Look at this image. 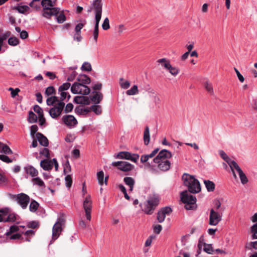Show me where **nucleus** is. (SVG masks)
I'll return each mask as SVG.
<instances>
[{
  "label": "nucleus",
  "instance_id": "17",
  "mask_svg": "<svg viewBox=\"0 0 257 257\" xmlns=\"http://www.w3.org/2000/svg\"><path fill=\"white\" fill-rule=\"evenodd\" d=\"M73 101L76 104L89 105L90 103V100L88 96H76L74 98Z\"/></svg>",
  "mask_w": 257,
  "mask_h": 257
},
{
  "label": "nucleus",
  "instance_id": "12",
  "mask_svg": "<svg viewBox=\"0 0 257 257\" xmlns=\"http://www.w3.org/2000/svg\"><path fill=\"white\" fill-rule=\"evenodd\" d=\"M172 212V209L169 206H165L161 208L157 213V218L159 222H163L166 215L170 214Z\"/></svg>",
  "mask_w": 257,
  "mask_h": 257
},
{
  "label": "nucleus",
  "instance_id": "26",
  "mask_svg": "<svg viewBox=\"0 0 257 257\" xmlns=\"http://www.w3.org/2000/svg\"><path fill=\"white\" fill-rule=\"evenodd\" d=\"M75 112L78 115L86 116L90 112V109L88 107L83 108L80 106H77L75 109Z\"/></svg>",
  "mask_w": 257,
  "mask_h": 257
},
{
  "label": "nucleus",
  "instance_id": "33",
  "mask_svg": "<svg viewBox=\"0 0 257 257\" xmlns=\"http://www.w3.org/2000/svg\"><path fill=\"white\" fill-rule=\"evenodd\" d=\"M39 206V204L36 200H32L29 206L30 211L35 212L37 210Z\"/></svg>",
  "mask_w": 257,
  "mask_h": 257
},
{
  "label": "nucleus",
  "instance_id": "41",
  "mask_svg": "<svg viewBox=\"0 0 257 257\" xmlns=\"http://www.w3.org/2000/svg\"><path fill=\"white\" fill-rule=\"evenodd\" d=\"M97 178L98 180V183L100 185H102L103 184L104 180V173L102 171H99L97 173Z\"/></svg>",
  "mask_w": 257,
  "mask_h": 257
},
{
  "label": "nucleus",
  "instance_id": "22",
  "mask_svg": "<svg viewBox=\"0 0 257 257\" xmlns=\"http://www.w3.org/2000/svg\"><path fill=\"white\" fill-rule=\"evenodd\" d=\"M24 170L27 174H29L33 177H37L38 175V170L31 165H28L25 166Z\"/></svg>",
  "mask_w": 257,
  "mask_h": 257
},
{
  "label": "nucleus",
  "instance_id": "10",
  "mask_svg": "<svg viewBox=\"0 0 257 257\" xmlns=\"http://www.w3.org/2000/svg\"><path fill=\"white\" fill-rule=\"evenodd\" d=\"M92 202L91 200L90 196H87L83 201V207L85 212L86 218L89 221L91 218V212L92 207Z\"/></svg>",
  "mask_w": 257,
  "mask_h": 257
},
{
  "label": "nucleus",
  "instance_id": "43",
  "mask_svg": "<svg viewBox=\"0 0 257 257\" xmlns=\"http://www.w3.org/2000/svg\"><path fill=\"white\" fill-rule=\"evenodd\" d=\"M32 181L35 184L37 185L39 187H45L44 182L39 177H35L32 179Z\"/></svg>",
  "mask_w": 257,
  "mask_h": 257
},
{
  "label": "nucleus",
  "instance_id": "14",
  "mask_svg": "<svg viewBox=\"0 0 257 257\" xmlns=\"http://www.w3.org/2000/svg\"><path fill=\"white\" fill-rule=\"evenodd\" d=\"M172 155L169 151L166 149H163L161 150L158 155L153 159V162L154 163H159V160L162 161V160H168V159H170L172 157Z\"/></svg>",
  "mask_w": 257,
  "mask_h": 257
},
{
  "label": "nucleus",
  "instance_id": "57",
  "mask_svg": "<svg viewBox=\"0 0 257 257\" xmlns=\"http://www.w3.org/2000/svg\"><path fill=\"white\" fill-rule=\"evenodd\" d=\"M1 153H4L7 155L12 154L13 152L11 148L6 144L4 146L3 150Z\"/></svg>",
  "mask_w": 257,
  "mask_h": 257
},
{
  "label": "nucleus",
  "instance_id": "30",
  "mask_svg": "<svg viewBox=\"0 0 257 257\" xmlns=\"http://www.w3.org/2000/svg\"><path fill=\"white\" fill-rule=\"evenodd\" d=\"M204 183L208 192H212L215 190V185L213 182L209 180H204Z\"/></svg>",
  "mask_w": 257,
  "mask_h": 257
},
{
  "label": "nucleus",
  "instance_id": "38",
  "mask_svg": "<svg viewBox=\"0 0 257 257\" xmlns=\"http://www.w3.org/2000/svg\"><path fill=\"white\" fill-rule=\"evenodd\" d=\"M138 93V86L136 85H134L130 89L127 90L126 93L128 95H134Z\"/></svg>",
  "mask_w": 257,
  "mask_h": 257
},
{
  "label": "nucleus",
  "instance_id": "39",
  "mask_svg": "<svg viewBox=\"0 0 257 257\" xmlns=\"http://www.w3.org/2000/svg\"><path fill=\"white\" fill-rule=\"evenodd\" d=\"M56 93V90L54 86H50L48 87L45 90V94L47 96H49Z\"/></svg>",
  "mask_w": 257,
  "mask_h": 257
},
{
  "label": "nucleus",
  "instance_id": "5",
  "mask_svg": "<svg viewBox=\"0 0 257 257\" xmlns=\"http://www.w3.org/2000/svg\"><path fill=\"white\" fill-rule=\"evenodd\" d=\"M82 84L78 82H74L71 87V91L73 94H80L84 95H88L90 92V89L88 86H84L82 88Z\"/></svg>",
  "mask_w": 257,
  "mask_h": 257
},
{
  "label": "nucleus",
  "instance_id": "29",
  "mask_svg": "<svg viewBox=\"0 0 257 257\" xmlns=\"http://www.w3.org/2000/svg\"><path fill=\"white\" fill-rule=\"evenodd\" d=\"M219 154L220 157L222 158V159H223L226 162H227L230 168H232V166H233L232 162L234 161L231 160L228 157V156L223 150H220L219 151Z\"/></svg>",
  "mask_w": 257,
  "mask_h": 257
},
{
  "label": "nucleus",
  "instance_id": "28",
  "mask_svg": "<svg viewBox=\"0 0 257 257\" xmlns=\"http://www.w3.org/2000/svg\"><path fill=\"white\" fill-rule=\"evenodd\" d=\"M123 181L126 185L129 186V190L132 191L135 183V180L132 177H125L123 179Z\"/></svg>",
  "mask_w": 257,
  "mask_h": 257
},
{
  "label": "nucleus",
  "instance_id": "34",
  "mask_svg": "<svg viewBox=\"0 0 257 257\" xmlns=\"http://www.w3.org/2000/svg\"><path fill=\"white\" fill-rule=\"evenodd\" d=\"M157 62L161 64L162 66H163L167 70L168 68H169V66L171 65L169 60L166 59V58H162L159 59L157 60Z\"/></svg>",
  "mask_w": 257,
  "mask_h": 257
},
{
  "label": "nucleus",
  "instance_id": "36",
  "mask_svg": "<svg viewBox=\"0 0 257 257\" xmlns=\"http://www.w3.org/2000/svg\"><path fill=\"white\" fill-rule=\"evenodd\" d=\"M89 109L90 111L92 110L97 115L100 114L102 112L101 106L98 105H93Z\"/></svg>",
  "mask_w": 257,
  "mask_h": 257
},
{
  "label": "nucleus",
  "instance_id": "15",
  "mask_svg": "<svg viewBox=\"0 0 257 257\" xmlns=\"http://www.w3.org/2000/svg\"><path fill=\"white\" fill-rule=\"evenodd\" d=\"M63 122L70 128L75 126L77 123L78 121L76 118L72 115H65L62 118Z\"/></svg>",
  "mask_w": 257,
  "mask_h": 257
},
{
  "label": "nucleus",
  "instance_id": "1",
  "mask_svg": "<svg viewBox=\"0 0 257 257\" xmlns=\"http://www.w3.org/2000/svg\"><path fill=\"white\" fill-rule=\"evenodd\" d=\"M57 0H33L29 6L39 10L42 7L41 15L47 20H51L52 17L58 24H62L66 21L64 10H61L59 7H55Z\"/></svg>",
  "mask_w": 257,
  "mask_h": 257
},
{
  "label": "nucleus",
  "instance_id": "11",
  "mask_svg": "<svg viewBox=\"0 0 257 257\" xmlns=\"http://www.w3.org/2000/svg\"><path fill=\"white\" fill-rule=\"evenodd\" d=\"M222 219V213L214 211L211 209L209 215V224L210 225H216Z\"/></svg>",
  "mask_w": 257,
  "mask_h": 257
},
{
  "label": "nucleus",
  "instance_id": "21",
  "mask_svg": "<svg viewBox=\"0 0 257 257\" xmlns=\"http://www.w3.org/2000/svg\"><path fill=\"white\" fill-rule=\"evenodd\" d=\"M159 163H156L158 164V168L162 171L165 172L168 171L170 168L171 163L169 160H162L160 161L159 160Z\"/></svg>",
  "mask_w": 257,
  "mask_h": 257
},
{
  "label": "nucleus",
  "instance_id": "60",
  "mask_svg": "<svg viewBox=\"0 0 257 257\" xmlns=\"http://www.w3.org/2000/svg\"><path fill=\"white\" fill-rule=\"evenodd\" d=\"M39 226V222L36 221H32L29 222L28 225L29 228H36Z\"/></svg>",
  "mask_w": 257,
  "mask_h": 257
},
{
  "label": "nucleus",
  "instance_id": "55",
  "mask_svg": "<svg viewBox=\"0 0 257 257\" xmlns=\"http://www.w3.org/2000/svg\"><path fill=\"white\" fill-rule=\"evenodd\" d=\"M64 109L65 113H68L69 112H70L72 111L73 109V105L72 104V103H67Z\"/></svg>",
  "mask_w": 257,
  "mask_h": 257
},
{
  "label": "nucleus",
  "instance_id": "6",
  "mask_svg": "<svg viewBox=\"0 0 257 257\" xmlns=\"http://www.w3.org/2000/svg\"><path fill=\"white\" fill-rule=\"evenodd\" d=\"M91 6L95 15V21H100L102 13V0H94Z\"/></svg>",
  "mask_w": 257,
  "mask_h": 257
},
{
  "label": "nucleus",
  "instance_id": "62",
  "mask_svg": "<svg viewBox=\"0 0 257 257\" xmlns=\"http://www.w3.org/2000/svg\"><path fill=\"white\" fill-rule=\"evenodd\" d=\"M9 90L11 91V94L12 97H16V96L18 95V92L20 91V90L18 88L14 89L11 87L9 88Z\"/></svg>",
  "mask_w": 257,
  "mask_h": 257
},
{
  "label": "nucleus",
  "instance_id": "54",
  "mask_svg": "<svg viewBox=\"0 0 257 257\" xmlns=\"http://www.w3.org/2000/svg\"><path fill=\"white\" fill-rule=\"evenodd\" d=\"M11 32L7 31L5 33L3 34L1 37H0V43L3 44V42L6 40L11 35Z\"/></svg>",
  "mask_w": 257,
  "mask_h": 257
},
{
  "label": "nucleus",
  "instance_id": "35",
  "mask_svg": "<svg viewBox=\"0 0 257 257\" xmlns=\"http://www.w3.org/2000/svg\"><path fill=\"white\" fill-rule=\"evenodd\" d=\"M8 44L12 46H15L18 45L20 41L18 38H17L16 37H11L9 38L8 41Z\"/></svg>",
  "mask_w": 257,
  "mask_h": 257
},
{
  "label": "nucleus",
  "instance_id": "37",
  "mask_svg": "<svg viewBox=\"0 0 257 257\" xmlns=\"http://www.w3.org/2000/svg\"><path fill=\"white\" fill-rule=\"evenodd\" d=\"M204 248L203 250L207 252L208 254H212L214 250L212 247V244H207L206 243H203Z\"/></svg>",
  "mask_w": 257,
  "mask_h": 257
},
{
  "label": "nucleus",
  "instance_id": "8",
  "mask_svg": "<svg viewBox=\"0 0 257 257\" xmlns=\"http://www.w3.org/2000/svg\"><path fill=\"white\" fill-rule=\"evenodd\" d=\"M139 155L137 154H132L128 152L121 151L119 152L115 157L119 159H126L131 160L135 163H136L139 158Z\"/></svg>",
  "mask_w": 257,
  "mask_h": 257
},
{
  "label": "nucleus",
  "instance_id": "25",
  "mask_svg": "<svg viewBox=\"0 0 257 257\" xmlns=\"http://www.w3.org/2000/svg\"><path fill=\"white\" fill-rule=\"evenodd\" d=\"M143 140L144 142V144L147 146L149 144L150 140V130L149 127L148 125L146 126L145 128L143 136Z\"/></svg>",
  "mask_w": 257,
  "mask_h": 257
},
{
  "label": "nucleus",
  "instance_id": "13",
  "mask_svg": "<svg viewBox=\"0 0 257 257\" xmlns=\"http://www.w3.org/2000/svg\"><path fill=\"white\" fill-rule=\"evenodd\" d=\"M16 200L22 208L25 209L27 207L28 204L30 202V198L28 195L24 193H21L17 195Z\"/></svg>",
  "mask_w": 257,
  "mask_h": 257
},
{
  "label": "nucleus",
  "instance_id": "44",
  "mask_svg": "<svg viewBox=\"0 0 257 257\" xmlns=\"http://www.w3.org/2000/svg\"><path fill=\"white\" fill-rule=\"evenodd\" d=\"M16 220V216L15 213H10L9 214L7 218L4 219V222H14Z\"/></svg>",
  "mask_w": 257,
  "mask_h": 257
},
{
  "label": "nucleus",
  "instance_id": "51",
  "mask_svg": "<svg viewBox=\"0 0 257 257\" xmlns=\"http://www.w3.org/2000/svg\"><path fill=\"white\" fill-rule=\"evenodd\" d=\"M167 70L174 76L177 75L179 73V70L176 67H173L171 65H170L169 68H168Z\"/></svg>",
  "mask_w": 257,
  "mask_h": 257
},
{
  "label": "nucleus",
  "instance_id": "45",
  "mask_svg": "<svg viewBox=\"0 0 257 257\" xmlns=\"http://www.w3.org/2000/svg\"><path fill=\"white\" fill-rule=\"evenodd\" d=\"M204 87L208 93L210 94H213V87L211 83L208 81H206L204 83Z\"/></svg>",
  "mask_w": 257,
  "mask_h": 257
},
{
  "label": "nucleus",
  "instance_id": "27",
  "mask_svg": "<svg viewBox=\"0 0 257 257\" xmlns=\"http://www.w3.org/2000/svg\"><path fill=\"white\" fill-rule=\"evenodd\" d=\"M13 10L17 11L20 14H26L30 10V8L27 5L15 6Z\"/></svg>",
  "mask_w": 257,
  "mask_h": 257
},
{
  "label": "nucleus",
  "instance_id": "40",
  "mask_svg": "<svg viewBox=\"0 0 257 257\" xmlns=\"http://www.w3.org/2000/svg\"><path fill=\"white\" fill-rule=\"evenodd\" d=\"M81 69L82 71H91L92 70V67L90 63L85 62L82 64Z\"/></svg>",
  "mask_w": 257,
  "mask_h": 257
},
{
  "label": "nucleus",
  "instance_id": "63",
  "mask_svg": "<svg viewBox=\"0 0 257 257\" xmlns=\"http://www.w3.org/2000/svg\"><path fill=\"white\" fill-rule=\"evenodd\" d=\"M81 33L75 32L73 36L74 40H76L77 42H80L82 39L81 36Z\"/></svg>",
  "mask_w": 257,
  "mask_h": 257
},
{
  "label": "nucleus",
  "instance_id": "18",
  "mask_svg": "<svg viewBox=\"0 0 257 257\" xmlns=\"http://www.w3.org/2000/svg\"><path fill=\"white\" fill-rule=\"evenodd\" d=\"M36 138L38 140L40 145L47 147L49 146V140L46 136L41 133H37L36 134Z\"/></svg>",
  "mask_w": 257,
  "mask_h": 257
},
{
  "label": "nucleus",
  "instance_id": "19",
  "mask_svg": "<svg viewBox=\"0 0 257 257\" xmlns=\"http://www.w3.org/2000/svg\"><path fill=\"white\" fill-rule=\"evenodd\" d=\"M40 166L45 171H50L52 169L53 164L51 160L46 159L41 160Z\"/></svg>",
  "mask_w": 257,
  "mask_h": 257
},
{
  "label": "nucleus",
  "instance_id": "32",
  "mask_svg": "<svg viewBox=\"0 0 257 257\" xmlns=\"http://www.w3.org/2000/svg\"><path fill=\"white\" fill-rule=\"evenodd\" d=\"M38 120V117L36 114L32 111H29V115L28 117V121L29 123H33L37 122Z\"/></svg>",
  "mask_w": 257,
  "mask_h": 257
},
{
  "label": "nucleus",
  "instance_id": "20",
  "mask_svg": "<svg viewBox=\"0 0 257 257\" xmlns=\"http://www.w3.org/2000/svg\"><path fill=\"white\" fill-rule=\"evenodd\" d=\"M77 80L79 82V83L83 85V88H84V86H87L86 84H89L91 82L90 78L86 74H80L78 76Z\"/></svg>",
  "mask_w": 257,
  "mask_h": 257
},
{
  "label": "nucleus",
  "instance_id": "48",
  "mask_svg": "<svg viewBox=\"0 0 257 257\" xmlns=\"http://www.w3.org/2000/svg\"><path fill=\"white\" fill-rule=\"evenodd\" d=\"M63 168V173L65 175L71 171V166L68 160L64 164Z\"/></svg>",
  "mask_w": 257,
  "mask_h": 257
},
{
  "label": "nucleus",
  "instance_id": "4",
  "mask_svg": "<svg viewBox=\"0 0 257 257\" xmlns=\"http://www.w3.org/2000/svg\"><path fill=\"white\" fill-rule=\"evenodd\" d=\"M180 198L181 201L185 204V208L186 210H195L197 208L196 197L189 194L187 190L180 193Z\"/></svg>",
  "mask_w": 257,
  "mask_h": 257
},
{
  "label": "nucleus",
  "instance_id": "46",
  "mask_svg": "<svg viewBox=\"0 0 257 257\" xmlns=\"http://www.w3.org/2000/svg\"><path fill=\"white\" fill-rule=\"evenodd\" d=\"M71 86V84L69 82H66L63 83L58 88V91H64L67 90Z\"/></svg>",
  "mask_w": 257,
  "mask_h": 257
},
{
  "label": "nucleus",
  "instance_id": "49",
  "mask_svg": "<svg viewBox=\"0 0 257 257\" xmlns=\"http://www.w3.org/2000/svg\"><path fill=\"white\" fill-rule=\"evenodd\" d=\"M65 180L66 187L68 188L71 187L73 182L71 176L69 175H67L65 177Z\"/></svg>",
  "mask_w": 257,
  "mask_h": 257
},
{
  "label": "nucleus",
  "instance_id": "23",
  "mask_svg": "<svg viewBox=\"0 0 257 257\" xmlns=\"http://www.w3.org/2000/svg\"><path fill=\"white\" fill-rule=\"evenodd\" d=\"M62 226L55 223L53 227L52 239L56 240L60 235V232L62 231Z\"/></svg>",
  "mask_w": 257,
  "mask_h": 257
},
{
  "label": "nucleus",
  "instance_id": "59",
  "mask_svg": "<svg viewBox=\"0 0 257 257\" xmlns=\"http://www.w3.org/2000/svg\"><path fill=\"white\" fill-rule=\"evenodd\" d=\"M234 70L240 82L242 83L244 81V78L243 76L241 74L239 71L235 67L234 68Z\"/></svg>",
  "mask_w": 257,
  "mask_h": 257
},
{
  "label": "nucleus",
  "instance_id": "42",
  "mask_svg": "<svg viewBox=\"0 0 257 257\" xmlns=\"http://www.w3.org/2000/svg\"><path fill=\"white\" fill-rule=\"evenodd\" d=\"M19 226H18L16 225H12L10 227L9 231L5 233V235L6 236H8L10 235L12 233L19 231Z\"/></svg>",
  "mask_w": 257,
  "mask_h": 257
},
{
  "label": "nucleus",
  "instance_id": "53",
  "mask_svg": "<svg viewBox=\"0 0 257 257\" xmlns=\"http://www.w3.org/2000/svg\"><path fill=\"white\" fill-rule=\"evenodd\" d=\"M0 160L7 163H10L13 162L12 159L5 155H0Z\"/></svg>",
  "mask_w": 257,
  "mask_h": 257
},
{
  "label": "nucleus",
  "instance_id": "47",
  "mask_svg": "<svg viewBox=\"0 0 257 257\" xmlns=\"http://www.w3.org/2000/svg\"><path fill=\"white\" fill-rule=\"evenodd\" d=\"M40 154L45 156L47 159H49L50 158V150L46 148H43L40 152Z\"/></svg>",
  "mask_w": 257,
  "mask_h": 257
},
{
  "label": "nucleus",
  "instance_id": "2",
  "mask_svg": "<svg viewBox=\"0 0 257 257\" xmlns=\"http://www.w3.org/2000/svg\"><path fill=\"white\" fill-rule=\"evenodd\" d=\"M183 184L188 188V192L196 194L201 190L199 181L194 176L187 173H184L182 176Z\"/></svg>",
  "mask_w": 257,
  "mask_h": 257
},
{
  "label": "nucleus",
  "instance_id": "3",
  "mask_svg": "<svg viewBox=\"0 0 257 257\" xmlns=\"http://www.w3.org/2000/svg\"><path fill=\"white\" fill-rule=\"evenodd\" d=\"M160 197L158 194H153L148 197V200L144 203L143 211L146 214L151 215L160 203Z\"/></svg>",
  "mask_w": 257,
  "mask_h": 257
},
{
  "label": "nucleus",
  "instance_id": "56",
  "mask_svg": "<svg viewBox=\"0 0 257 257\" xmlns=\"http://www.w3.org/2000/svg\"><path fill=\"white\" fill-rule=\"evenodd\" d=\"M33 109L34 111L38 114L39 116L41 115V114H44L43 109L38 105H35L33 107Z\"/></svg>",
  "mask_w": 257,
  "mask_h": 257
},
{
  "label": "nucleus",
  "instance_id": "64",
  "mask_svg": "<svg viewBox=\"0 0 257 257\" xmlns=\"http://www.w3.org/2000/svg\"><path fill=\"white\" fill-rule=\"evenodd\" d=\"M84 26V24L83 23H78L75 28V32H78L81 33V29L83 28Z\"/></svg>",
  "mask_w": 257,
  "mask_h": 257
},
{
  "label": "nucleus",
  "instance_id": "31",
  "mask_svg": "<svg viewBox=\"0 0 257 257\" xmlns=\"http://www.w3.org/2000/svg\"><path fill=\"white\" fill-rule=\"evenodd\" d=\"M99 22L100 21H95V25L94 30L93 32V39L95 42H97L98 36Z\"/></svg>",
  "mask_w": 257,
  "mask_h": 257
},
{
  "label": "nucleus",
  "instance_id": "52",
  "mask_svg": "<svg viewBox=\"0 0 257 257\" xmlns=\"http://www.w3.org/2000/svg\"><path fill=\"white\" fill-rule=\"evenodd\" d=\"M102 28L104 30H107L110 28L109 19L108 18H106L102 25Z\"/></svg>",
  "mask_w": 257,
  "mask_h": 257
},
{
  "label": "nucleus",
  "instance_id": "61",
  "mask_svg": "<svg viewBox=\"0 0 257 257\" xmlns=\"http://www.w3.org/2000/svg\"><path fill=\"white\" fill-rule=\"evenodd\" d=\"M154 231L156 234H159L162 229L161 225L157 224L153 227Z\"/></svg>",
  "mask_w": 257,
  "mask_h": 257
},
{
  "label": "nucleus",
  "instance_id": "9",
  "mask_svg": "<svg viewBox=\"0 0 257 257\" xmlns=\"http://www.w3.org/2000/svg\"><path fill=\"white\" fill-rule=\"evenodd\" d=\"M111 165L113 166L116 167L118 169L123 172H128L132 171L134 168L133 165L124 161L113 162Z\"/></svg>",
  "mask_w": 257,
  "mask_h": 257
},
{
  "label": "nucleus",
  "instance_id": "24",
  "mask_svg": "<svg viewBox=\"0 0 257 257\" xmlns=\"http://www.w3.org/2000/svg\"><path fill=\"white\" fill-rule=\"evenodd\" d=\"M93 93H95V94L90 97L91 100L95 104L99 103L103 98L102 94L100 92L97 91H93Z\"/></svg>",
  "mask_w": 257,
  "mask_h": 257
},
{
  "label": "nucleus",
  "instance_id": "50",
  "mask_svg": "<svg viewBox=\"0 0 257 257\" xmlns=\"http://www.w3.org/2000/svg\"><path fill=\"white\" fill-rule=\"evenodd\" d=\"M38 130V127L36 124L32 125L30 127V135L31 137L34 138L35 137V135L38 133L37 131Z\"/></svg>",
  "mask_w": 257,
  "mask_h": 257
},
{
  "label": "nucleus",
  "instance_id": "58",
  "mask_svg": "<svg viewBox=\"0 0 257 257\" xmlns=\"http://www.w3.org/2000/svg\"><path fill=\"white\" fill-rule=\"evenodd\" d=\"M8 179L6 177L0 173V186H3L7 184Z\"/></svg>",
  "mask_w": 257,
  "mask_h": 257
},
{
  "label": "nucleus",
  "instance_id": "7",
  "mask_svg": "<svg viewBox=\"0 0 257 257\" xmlns=\"http://www.w3.org/2000/svg\"><path fill=\"white\" fill-rule=\"evenodd\" d=\"M65 104L64 102H59L57 103V105H54L50 109L49 111L50 115L53 118H56L59 117L64 108Z\"/></svg>",
  "mask_w": 257,
  "mask_h": 257
},
{
  "label": "nucleus",
  "instance_id": "16",
  "mask_svg": "<svg viewBox=\"0 0 257 257\" xmlns=\"http://www.w3.org/2000/svg\"><path fill=\"white\" fill-rule=\"evenodd\" d=\"M232 164L233 165L234 168L238 173V175H239L241 183L243 184H245L247 183L248 182V179H247L246 175L243 173V172L242 171V170L240 169V168L238 165V164L235 161H233L232 162Z\"/></svg>",
  "mask_w": 257,
  "mask_h": 257
}]
</instances>
